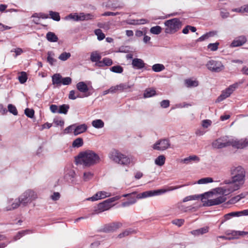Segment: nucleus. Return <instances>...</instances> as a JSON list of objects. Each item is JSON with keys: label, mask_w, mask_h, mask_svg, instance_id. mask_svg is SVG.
<instances>
[{"label": "nucleus", "mask_w": 248, "mask_h": 248, "mask_svg": "<svg viewBox=\"0 0 248 248\" xmlns=\"http://www.w3.org/2000/svg\"><path fill=\"white\" fill-rule=\"evenodd\" d=\"M231 181H225V184L228 185L217 188V192L225 195L229 194L240 189L245 182L246 171L241 166H233L230 169Z\"/></svg>", "instance_id": "nucleus-1"}, {"label": "nucleus", "mask_w": 248, "mask_h": 248, "mask_svg": "<svg viewBox=\"0 0 248 248\" xmlns=\"http://www.w3.org/2000/svg\"><path fill=\"white\" fill-rule=\"evenodd\" d=\"M77 165H81L86 167H90L99 163L100 158L99 155L93 150H87L80 152L75 157Z\"/></svg>", "instance_id": "nucleus-2"}, {"label": "nucleus", "mask_w": 248, "mask_h": 248, "mask_svg": "<svg viewBox=\"0 0 248 248\" xmlns=\"http://www.w3.org/2000/svg\"><path fill=\"white\" fill-rule=\"evenodd\" d=\"M108 157L114 162L121 165H128L131 162V159L128 156L116 149H113L109 152Z\"/></svg>", "instance_id": "nucleus-3"}, {"label": "nucleus", "mask_w": 248, "mask_h": 248, "mask_svg": "<svg viewBox=\"0 0 248 248\" xmlns=\"http://www.w3.org/2000/svg\"><path fill=\"white\" fill-rule=\"evenodd\" d=\"M164 25L166 27L165 32L168 34H172L176 32L182 26L180 20L176 18L166 20Z\"/></svg>", "instance_id": "nucleus-4"}, {"label": "nucleus", "mask_w": 248, "mask_h": 248, "mask_svg": "<svg viewBox=\"0 0 248 248\" xmlns=\"http://www.w3.org/2000/svg\"><path fill=\"white\" fill-rule=\"evenodd\" d=\"M182 186H170L167 189H160L158 190H149L143 192L142 193H140L138 196L139 198H146L148 197H150L154 196L159 195L163 193H166V192L172 191L175 189H177L179 188L182 187Z\"/></svg>", "instance_id": "nucleus-5"}, {"label": "nucleus", "mask_w": 248, "mask_h": 248, "mask_svg": "<svg viewBox=\"0 0 248 248\" xmlns=\"http://www.w3.org/2000/svg\"><path fill=\"white\" fill-rule=\"evenodd\" d=\"M37 197V194L34 191L31 190H28L24 192L18 199L21 204L25 206L28 203H30L33 200L36 199Z\"/></svg>", "instance_id": "nucleus-6"}, {"label": "nucleus", "mask_w": 248, "mask_h": 248, "mask_svg": "<svg viewBox=\"0 0 248 248\" xmlns=\"http://www.w3.org/2000/svg\"><path fill=\"white\" fill-rule=\"evenodd\" d=\"M207 68L212 72L219 73L223 71L225 66L219 61L211 60L206 64Z\"/></svg>", "instance_id": "nucleus-7"}, {"label": "nucleus", "mask_w": 248, "mask_h": 248, "mask_svg": "<svg viewBox=\"0 0 248 248\" xmlns=\"http://www.w3.org/2000/svg\"><path fill=\"white\" fill-rule=\"evenodd\" d=\"M94 16L91 14H84L81 13L79 14L77 13L71 14L65 17L66 20L73 19L74 21H83L92 19L94 18Z\"/></svg>", "instance_id": "nucleus-8"}, {"label": "nucleus", "mask_w": 248, "mask_h": 248, "mask_svg": "<svg viewBox=\"0 0 248 248\" xmlns=\"http://www.w3.org/2000/svg\"><path fill=\"white\" fill-rule=\"evenodd\" d=\"M212 146L215 149H221L229 146L230 138L227 136L220 137L214 140L212 143Z\"/></svg>", "instance_id": "nucleus-9"}, {"label": "nucleus", "mask_w": 248, "mask_h": 248, "mask_svg": "<svg viewBox=\"0 0 248 248\" xmlns=\"http://www.w3.org/2000/svg\"><path fill=\"white\" fill-rule=\"evenodd\" d=\"M230 146L237 149H243L248 146V139H237L235 138H230Z\"/></svg>", "instance_id": "nucleus-10"}, {"label": "nucleus", "mask_w": 248, "mask_h": 248, "mask_svg": "<svg viewBox=\"0 0 248 248\" xmlns=\"http://www.w3.org/2000/svg\"><path fill=\"white\" fill-rule=\"evenodd\" d=\"M170 143L169 140L167 139H162L158 140L155 143L153 148L155 150L158 151H164L169 148Z\"/></svg>", "instance_id": "nucleus-11"}, {"label": "nucleus", "mask_w": 248, "mask_h": 248, "mask_svg": "<svg viewBox=\"0 0 248 248\" xmlns=\"http://www.w3.org/2000/svg\"><path fill=\"white\" fill-rule=\"evenodd\" d=\"M213 195V193L212 192H206L203 194L200 195H190L186 197L183 200V202H185L190 201H194L198 200L201 197V200L202 202H204V200L208 199L211 196Z\"/></svg>", "instance_id": "nucleus-12"}, {"label": "nucleus", "mask_w": 248, "mask_h": 248, "mask_svg": "<svg viewBox=\"0 0 248 248\" xmlns=\"http://www.w3.org/2000/svg\"><path fill=\"white\" fill-rule=\"evenodd\" d=\"M123 224L120 222H114L106 224L103 230L106 232H113L122 227Z\"/></svg>", "instance_id": "nucleus-13"}, {"label": "nucleus", "mask_w": 248, "mask_h": 248, "mask_svg": "<svg viewBox=\"0 0 248 248\" xmlns=\"http://www.w3.org/2000/svg\"><path fill=\"white\" fill-rule=\"evenodd\" d=\"M216 191H217L216 190ZM217 193L219 194V193L217 192ZM222 195L219 196L217 197H216L213 199H210L208 200L207 202V205L208 206H213V205H218L219 204H221L224 202H225L226 200V198L225 197V195H223L222 194H220Z\"/></svg>", "instance_id": "nucleus-14"}, {"label": "nucleus", "mask_w": 248, "mask_h": 248, "mask_svg": "<svg viewBox=\"0 0 248 248\" xmlns=\"http://www.w3.org/2000/svg\"><path fill=\"white\" fill-rule=\"evenodd\" d=\"M247 41V39L245 35H241L236 37L232 41L230 45L232 47L240 46L245 44Z\"/></svg>", "instance_id": "nucleus-15"}, {"label": "nucleus", "mask_w": 248, "mask_h": 248, "mask_svg": "<svg viewBox=\"0 0 248 248\" xmlns=\"http://www.w3.org/2000/svg\"><path fill=\"white\" fill-rule=\"evenodd\" d=\"M78 90L81 93H84V95L82 96L83 97H88L91 95L88 92L89 88L87 85L83 81H80L76 85Z\"/></svg>", "instance_id": "nucleus-16"}, {"label": "nucleus", "mask_w": 248, "mask_h": 248, "mask_svg": "<svg viewBox=\"0 0 248 248\" xmlns=\"http://www.w3.org/2000/svg\"><path fill=\"white\" fill-rule=\"evenodd\" d=\"M110 196L111 194L110 193L101 191L97 192L93 196L88 198L87 200L89 201H95L106 197H109Z\"/></svg>", "instance_id": "nucleus-17"}, {"label": "nucleus", "mask_w": 248, "mask_h": 248, "mask_svg": "<svg viewBox=\"0 0 248 248\" xmlns=\"http://www.w3.org/2000/svg\"><path fill=\"white\" fill-rule=\"evenodd\" d=\"M133 85H130L127 83H121L116 86H112L114 93L117 92H124L130 89Z\"/></svg>", "instance_id": "nucleus-18"}, {"label": "nucleus", "mask_w": 248, "mask_h": 248, "mask_svg": "<svg viewBox=\"0 0 248 248\" xmlns=\"http://www.w3.org/2000/svg\"><path fill=\"white\" fill-rule=\"evenodd\" d=\"M111 207V204H110L106 200L103 202L98 204L97 206V209L95 211L96 214L106 211L110 209Z\"/></svg>", "instance_id": "nucleus-19"}, {"label": "nucleus", "mask_w": 248, "mask_h": 248, "mask_svg": "<svg viewBox=\"0 0 248 248\" xmlns=\"http://www.w3.org/2000/svg\"><path fill=\"white\" fill-rule=\"evenodd\" d=\"M145 63L142 59L134 58L132 60V65L134 68L141 69L144 67Z\"/></svg>", "instance_id": "nucleus-20"}, {"label": "nucleus", "mask_w": 248, "mask_h": 248, "mask_svg": "<svg viewBox=\"0 0 248 248\" xmlns=\"http://www.w3.org/2000/svg\"><path fill=\"white\" fill-rule=\"evenodd\" d=\"M87 129V126L86 124H83L80 125H77L75 124L74 126V131L73 133L74 135L77 136L80 134L83 133L85 132Z\"/></svg>", "instance_id": "nucleus-21"}, {"label": "nucleus", "mask_w": 248, "mask_h": 248, "mask_svg": "<svg viewBox=\"0 0 248 248\" xmlns=\"http://www.w3.org/2000/svg\"><path fill=\"white\" fill-rule=\"evenodd\" d=\"M199 161V157L197 155H193L181 159L180 162L185 164H191L193 162H198Z\"/></svg>", "instance_id": "nucleus-22"}, {"label": "nucleus", "mask_w": 248, "mask_h": 248, "mask_svg": "<svg viewBox=\"0 0 248 248\" xmlns=\"http://www.w3.org/2000/svg\"><path fill=\"white\" fill-rule=\"evenodd\" d=\"M9 205L6 207L7 210H12L18 207L21 204L19 199L13 200H10L8 201Z\"/></svg>", "instance_id": "nucleus-23"}, {"label": "nucleus", "mask_w": 248, "mask_h": 248, "mask_svg": "<svg viewBox=\"0 0 248 248\" xmlns=\"http://www.w3.org/2000/svg\"><path fill=\"white\" fill-rule=\"evenodd\" d=\"M126 23L129 25H142L147 23H149V21L146 19H127L126 20Z\"/></svg>", "instance_id": "nucleus-24"}, {"label": "nucleus", "mask_w": 248, "mask_h": 248, "mask_svg": "<svg viewBox=\"0 0 248 248\" xmlns=\"http://www.w3.org/2000/svg\"><path fill=\"white\" fill-rule=\"evenodd\" d=\"M101 55L98 51H94L91 53L90 60L92 62H95L97 63L101 62Z\"/></svg>", "instance_id": "nucleus-25"}, {"label": "nucleus", "mask_w": 248, "mask_h": 248, "mask_svg": "<svg viewBox=\"0 0 248 248\" xmlns=\"http://www.w3.org/2000/svg\"><path fill=\"white\" fill-rule=\"evenodd\" d=\"M136 233V231L133 229H127L125 230L123 232L120 233L118 235V237L119 238H122L127 236L133 234H135Z\"/></svg>", "instance_id": "nucleus-26"}, {"label": "nucleus", "mask_w": 248, "mask_h": 248, "mask_svg": "<svg viewBox=\"0 0 248 248\" xmlns=\"http://www.w3.org/2000/svg\"><path fill=\"white\" fill-rule=\"evenodd\" d=\"M209 231V227L205 226L197 230H193L191 232V233L194 235H199L203 234L208 232Z\"/></svg>", "instance_id": "nucleus-27"}, {"label": "nucleus", "mask_w": 248, "mask_h": 248, "mask_svg": "<svg viewBox=\"0 0 248 248\" xmlns=\"http://www.w3.org/2000/svg\"><path fill=\"white\" fill-rule=\"evenodd\" d=\"M112 63L113 62L111 59L108 58H104L102 61L96 63V65L99 67H103L104 66H110Z\"/></svg>", "instance_id": "nucleus-28"}, {"label": "nucleus", "mask_w": 248, "mask_h": 248, "mask_svg": "<svg viewBox=\"0 0 248 248\" xmlns=\"http://www.w3.org/2000/svg\"><path fill=\"white\" fill-rule=\"evenodd\" d=\"M62 77L60 74H55L52 77V84L54 85H61Z\"/></svg>", "instance_id": "nucleus-29"}, {"label": "nucleus", "mask_w": 248, "mask_h": 248, "mask_svg": "<svg viewBox=\"0 0 248 248\" xmlns=\"http://www.w3.org/2000/svg\"><path fill=\"white\" fill-rule=\"evenodd\" d=\"M46 38L50 42H57L58 38L53 32L49 31L46 34Z\"/></svg>", "instance_id": "nucleus-30"}, {"label": "nucleus", "mask_w": 248, "mask_h": 248, "mask_svg": "<svg viewBox=\"0 0 248 248\" xmlns=\"http://www.w3.org/2000/svg\"><path fill=\"white\" fill-rule=\"evenodd\" d=\"M216 34V32H215V31H210L209 32H207V33L203 34V35H202V36L199 37L197 40V42H202V41H204L205 40L208 39V38H209L211 37L214 36Z\"/></svg>", "instance_id": "nucleus-31"}, {"label": "nucleus", "mask_w": 248, "mask_h": 248, "mask_svg": "<svg viewBox=\"0 0 248 248\" xmlns=\"http://www.w3.org/2000/svg\"><path fill=\"white\" fill-rule=\"evenodd\" d=\"M92 125L94 128L99 129L104 127V123L101 119H96L92 121Z\"/></svg>", "instance_id": "nucleus-32"}, {"label": "nucleus", "mask_w": 248, "mask_h": 248, "mask_svg": "<svg viewBox=\"0 0 248 248\" xmlns=\"http://www.w3.org/2000/svg\"><path fill=\"white\" fill-rule=\"evenodd\" d=\"M47 61L51 65H53L55 62H56L57 60L54 58L55 54L52 51H48L47 53Z\"/></svg>", "instance_id": "nucleus-33"}, {"label": "nucleus", "mask_w": 248, "mask_h": 248, "mask_svg": "<svg viewBox=\"0 0 248 248\" xmlns=\"http://www.w3.org/2000/svg\"><path fill=\"white\" fill-rule=\"evenodd\" d=\"M166 158L164 155H159L155 160V164L159 166H162L165 162Z\"/></svg>", "instance_id": "nucleus-34"}, {"label": "nucleus", "mask_w": 248, "mask_h": 248, "mask_svg": "<svg viewBox=\"0 0 248 248\" xmlns=\"http://www.w3.org/2000/svg\"><path fill=\"white\" fill-rule=\"evenodd\" d=\"M136 193L133 192L130 194H124L122 197H128V201L129 202H132L133 201H135L134 203H135L137 202V199H140V198H138V195L140 194H138L137 196H135L134 195Z\"/></svg>", "instance_id": "nucleus-35"}, {"label": "nucleus", "mask_w": 248, "mask_h": 248, "mask_svg": "<svg viewBox=\"0 0 248 248\" xmlns=\"http://www.w3.org/2000/svg\"><path fill=\"white\" fill-rule=\"evenodd\" d=\"M231 95L230 93L227 91V90L226 89L222 92L221 94L218 97L217 99V102H221L229 97Z\"/></svg>", "instance_id": "nucleus-36"}, {"label": "nucleus", "mask_w": 248, "mask_h": 248, "mask_svg": "<svg viewBox=\"0 0 248 248\" xmlns=\"http://www.w3.org/2000/svg\"><path fill=\"white\" fill-rule=\"evenodd\" d=\"M83 97L82 96L80 95V93L75 90H71L70 91L68 98L70 99L71 100H75L76 99L78 98H81Z\"/></svg>", "instance_id": "nucleus-37"}, {"label": "nucleus", "mask_w": 248, "mask_h": 248, "mask_svg": "<svg viewBox=\"0 0 248 248\" xmlns=\"http://www.w3.org/2000/svg\"><path fill=\"white\" fill-rule=\"evenodd\" d=\"M185 83L187 87H194L198 85V82L195 80H192L191 79H187L185 80Z\"/></svg>", "instance_id": "nucleus-38"}, {"label": "nucleus", "mask_w": 248, "mask_h": 248, "mask_svg": "<svg viewBox=\"0 0 248 248\" xmlns=\"http://www.w3.org/2000/svg\"><path fill=\"white\" fill-rule=\"evenodd\" d=\"M83 145V140L81 138L75 139L72 143V146L74 148H79Z\"/></svg>", "instance_id": "nucleus-39"}, {"label": "nucleus", "mask_w": 248, "mask_h": 248, "mask_svg": "<svg viewBox=\"0 0 248 248\" xmlns=\"http://www.w3.org/2000/svg\"><path fill=\"white\" fill-rule=\"evenodd\" d=\"M155 94V91L154 89L149 88L146 89L144 93L145 98L151 97Z\"/></svg>", "instance_id": "nucleus-40"}, {"label": "nucleus", "mask_w": 248, "mask_h": 248, "mask_svg": "<svg viewBox=\"0 0 248 248\" xmlns=\"http://www.w3.org/2000/svg\"><path fill=\"white\" fill-rule=\"evenodd\" d=\"M165 69V66L162 64L157 63L152 66V70L155 72H159Z\"/></svg>", "instance_id": "nucleus-41"}, {"label": "nucleus", "mask_w": 248, "mask_h": 248, "mask_svg": "<svg viewBox=\"0 0 248 248\" xmlns=\"http://www.w3.org/2000/svg\"><path fill=\"white\" fill-rule=\"evenodd\" d=\"M242 82H235L234 84L231 85L227 88L226 89L227 91H228L231 94L238 87L239 85L241 84Z\"/></svg>", "instance_id": "nucleus-42"}, {"label": "nucleus", "mask_w": 248, "mask_h": 248, "mask_svg": "<svg viewBox=\"0 0 248 248\" xmlns=\"http://www.w3.org/2000/svg\"><path fill=\"white\" fill-rule=\"evenodd\" d=\"M248 193L247 192H243L241 193L239 195H238L235 197H234L233 198H232V202H237L239 201L241 199H243L245 198L247 195Z\"/></svg>", "instance_id": "nucleus-43"}, {"label": "nucleus", "mask_w": 248, "mask_h": 248, "mask_svg": "<svg viewBox=\"0 0 248 248\" xmlns=\"http://www.w3.org/2000/svg\"><path fill=\"white\" fill-rule=\"evenodd\" d=\"M234 217L248 216V209L242 211L233 212Z\"/></svg>", "instance_id": "nucleus-44"}, {"label": "nucleus", "mask_w": 248, "mask_h": 248, "mask_svg": "<svg viewBox=\"0 0 248 248\" xmlns=\"http://www.w3.org/2000/svg\"><path fill=\"white\" fill-rule=\"evenodd\" d=\"M110 70L114 73L121 74L124 71L123 68L120 65H115L111 67Z\"/></svg>", "instance_id": "nucleus-45"}, {"label": "nucleus", "mask_w": 248, "mask_h": 248, "mask_svg": "<svg viewBox=\"0 0 248 248\" xmlns=\"http://www.w3.org/2000/svg\"><path fill=\"white\" fill-rule=\"evenodd\" d=\"M219 43L216 42L215 43H210L207 46V48L211 51H215L218 48Z\"/></svg>", "instance_id": "nucleus-46"}, {"label": "nucleus", "mask_w": 248, "mask_h": 248, "mask_svg": "<svg viewBox=\"0 0 248 248\" xmlns=\"http://www.w3.org/2000/svg\"><path fill=\"white\" fill-rule=\"evenodd\" d=\"M95 34L97 36V39L99 41L103 40L105 35L102 31L100 29H96L94 31Z\"/></svg>", "instance_id": "nucleus-47"}, {"label": "nucleus", "mask_w": 248, "mask_h": 248, "mask_svg": "<svg viewBox=\"0 0 248 248\" xmlns=\"http://www.w3.org/2000/svg\"><path fill=\"white\" fill-rule=\"evenodd\" d=\"M49 16L50 18H51L54 20L59 21L60 20V16L59 15V13L53 12L52 11H49Z\"/></svg>", "instance_id": "nucleus-48"}, {"label": "nucleus", "mask_w": 248, "mask_h": 248, "mask_svg": "<svg viewBox=\"0 0 248 248\" xmlns=\"http://www.w3.org/2000/svg\"><path fill=\"white\" fill-rule=\"evenodd\" d=\"M162 31V28L159 26L153 27L150 29V32L154 34H159Z\"/></svg>", "instance_id": "nucleus-49"}, {"label": "nucleus", "mask_w": 248, "mask_h": 248, "mask_svg": "<svg viewBox=\"0 0 248 248\" xmlns=\"http://www.w3.org/2000/svg\"><path fill=\"white\" fill-rule=\"evenodd\" d=\"M71 57V54L69 52H63L59 56V59L62 61H65Z\"/></svg>", "instance_id": "nucleus-50"}, {"label": "nucleus", "mask_w": 248, "mask_h": 248, "mask_svg": "<svg viewBox=\"0 0 248 248\" xmlns=\"http://www.w3.org/2000/svg\"><path fill=\"white\" fill-rule=\"evenodd\" d=\"M69 108V107L68 105L63 104L60 106L58 113H63L66 114Z\"/></svg>", "instance_id": "nucleus-51"}, {"label": "nucleus", "mask_w": 248, "mask_h": 248, "mask_svg": "<svg viewBox=\"0 0 248 248\" xmlns=\"http://www.w3.org/2000/svg\"><path fill=\"white\" fill-rule=\"evenodd\" d=\"M177 207L182 211L183 212H187L188 210H190L194 207H191V206H187L186 207L185 205H184L182 203H179L177 205Z\"/></svg>", "instance_id": "nucleus-52"}, {"label": "nucleus", "mask_w": 248, "mask_h": 248, "mask_svg": "<svg viewBox=\"0 0 248 248\" xmlns=\"http://www.w3.org/2000/svg\"><path fill=\"white\" fill-rule=\"evenodd\" d=\"M213 182V180L212 178L205 177L199 180L197 183L199 184H205L209 183H212Z\"/></svg>", "instance_id": "nucleus-53"}, {"label": "nucleus", "mask_w": 248, "mask_h": 248, "mask_svg": "<svg viewBox=\"0 0 248 248\" xmlns=\"http://www.w3.org/2000/svg\"><path fill=\"white\" fill-rule=\"evenodd\" d=\"M8 111L14 115H17V110L16 107L12 104H9L8 106Z\"/></svg>", "instance_id": "nucleus-54"}, {"label": "nucleus", "mask_w": 248, "mask_h": 248, "mask_svg": "<svg viewBox=\"0 0 248 248\" xmlns=\"http://www.w3.org/2000/svg\"><path fill=\"white\" fill-rule=\"evenodd\" d=\"M18 79L19 82L23 84L26 82L27 80V74L25 72H22L21 75L18 77Z\"/></svg>", "instance_id": "nucleus-55"}, {"label": "nucleus", "mask_w": 248, "mask_h": 248, "mask_svg": "<svg viewBox=\"0 0 248 248\" xmlns=\"http://www.w3.org/2000/svg\"><path fill=\"white\" fill-rule=\"evenodd\" d=\"M93 175V173L91 171L85 172L83 174V180L85 181H88L92 179Z\"/></svg>", "instance_id": "nucleus-56"}, {"label": "nucleus", "mask_w": 248, "mask_h": 248, "mask_svg": "<svg viewBox=\"0 0 248 248\" xmlns=\"http://www.w3.org/2000/svg\"><path fill=\"white\" fill-rule=\"evenodd\" d=\"M233 212L225 214L222 219L221 224L223 223L227 220L230 219L231 218L233 217Z\"/></svg>", "instance_id": "nucleus-57"}, {"label": "nucleus", "mask_w": 248, "mask_h": 248, "mask_svg": "<svg viewBox=\"0 0 248 248\" xmlns=\"http://www.w3.org/2000/svg\"><path fill=\"white\" fill-rule=\"evenodd\" d=\"M72 82V79L70 77L62 78L61 84L68 85Z\"/></svg>", "instance_id": "nucleus-58"}, {"label": "nucleus", "mask_w": 248, "mask_h": 248, "mask_svg": "<svg viewBox=\"0 0 248 248\" xmlns=\"http://www.w3.org/2000/svg\"><path fill=\"white\" fill-rule=\"evenodd\" d=\"M75 172L73 170H67L66 171L65 177L67 179L70 177V179L73 178L75 176Z\"/></svg>", "instance_id": "nucleus-59"}, {"label": "nucleus", "mask_w": 248, "mask_h": 248, "mask_svg": "<svg viewBox=\"0 0 248 248\" xmlns=\"http://www.w3.org/2000/svg\"><path fill=\"white\" fill-rule=\"evenodd\" d=\"M25 114L29 118H32L34 116V111L32 109L26 108L25 110Z\"/></svg>", "instance_id": "nucleus-60"}, {"label": "nucleus", "mask_w": 248, "mask_h": 248, "mask_svg": "<svg viewBox=\"0 0 248 248\" xmlns=\"http://www.w3.org/2000/svg\"><path fill=\"white\" fill-rule=\"evenodd\" d=\"M75 126V124H72L71 125H69V126L67 127L63 131V133L64 134H67L70 133L74 131V126Z\"/></svg>", "instance_id": "nucleus-61"}, {"label": "nucleus", "mask_w": 248, "mask_h": 248, "mask_svg": "<svg viewBox=\"0 0 248 248\" xmlns=\"http://www.w3.org/2000/svg\"><path fill=\"white\" fill-rule=\"evenodd\" d=\"M172 223L179 227L181 226L184 223V220L183 219H175L172 221Z\"/></svg>", "instance_id": "nucleus-62"}, {"label": "nucleus", "mask_w": 248, "mask_h": 248, "mask_svg": "<svg viewBox=\"0 0 248 248\" xmlns=\"http://www.w3.org/2000/svg\"><path fill=\"white\" fill-rule=\"evenodd\" d=\"M53 122L56 125H59L61 127L64 125V122L62 119H54Z\"/></svg>", "instance_id": "nucleus-63"}, {"label": "nucleus", "mask_w": 248, "mask_h": 248, "mask_svg": "<svg viewBox=\"0 0 248 248\" xmlns=\"http://www.w3.org/2000/svg\"><path fill=\"white\" fill-rule=\"evenodd\" d=\"M31 17L34 18V19L32 20V22L33 23H34L36 24H39L40 18L39 17V15L38 14V13L33 14L32 15Z\"/></svg>", "instance_id": "nucleus-64"}]
</instances>
